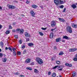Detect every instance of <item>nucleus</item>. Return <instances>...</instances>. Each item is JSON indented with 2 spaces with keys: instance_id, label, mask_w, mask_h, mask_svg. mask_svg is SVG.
Masks as SVG:
<instances>
[{
  "instance_id": "nucleus-1",
  "label": "nucleus",
  "mask_w": 77,
  "mask_h": 77,
  "mask_svg": "<svg viewBox=\"0 0 77 77\" xmlns=\"http://www.w3.org/2000/svg\"><path fill=\"white\" fill-rule=\"evenodd\" d=\"M16 31L18 33H19V32L20 34V35H22V34H23V33H24V30L23 29H17Z\"/></svg>"
},
{
  "instance_id": "nucleus-2",
  "label": "nucleus",
  "mask_w": 77,
  "mask_h": 77,
  "mask_svg": "<svg viewBox=\"0 0 77 77\" xmlns=\"http://www.w3.org/2000/svg\"><path fill=\"white\" fill-rule=\"evenodd\" d=\"M36 60L38 63H39V64H42V63H43L42 60L39 57H37L36 58Z\"/></svg>"
},
{
  "instance_id": "nucleus-3",
  "label": "nucleus",
  "mask_w": 77,
  "mask_h": 77,
  "mask_svg": "<svg viewBox=\"0 0 77 77\" xmlns=\"http://www.w3.org/2000/svg\"><path fill=\"white\" fill-rule=\"evenodd\" d=\"M66 29L67 30V32H69L70 33H71L72 32V28L71 26H68L67 27Z\"/></svg>"
},
{
  "instance_id": "nucleus-4",
  "label": "nucleus",
  "mask_w": 77,
  "mask_h": 77,
  "mask_svg": "<svg viewBox=\"0 0 77 77\" xmlns=\"http://www.w3.org/2000/svg\"><path fill=\"white\" fill-rule=\"evenodd\" d=\"M56 22L54 21V20H53L51 22V27H54L56 26Z\"/></svg>"
},
{
  "instance_id": "nucleus-5",
  "label": "nucleus",
  "mask_w": 77,
  "mask_h": 77,
  "mask_svg": "<svg viewBox=\"0 0 77 77\" xmlns=\"http://www.w3.org/2000/svg\"><path fill=\"white\" fill-rule=\"evenodd\" d=\"M8 8L9 9H15L16 7H15V6H14L13 5H10L8 6Z\"/></svg>"
},
{
  "instance_id": "nucleus-6",
  "label": "nucleus",
  "mask_w": 77,
  "mask_h": 77,
  "mask_svg": "<svg viewBox=\"0 0 77 77\" xmlns=\"http://www.w3.org/2000/svg\"><path fill=\"white\" fill-rule=\"evenodd\" d=\"M54 2L56 5H59V0H54Z\"/></svg>"
},
{
  "instance_id": "nucleus-7",
  "label": "nucleus",
  "mask_w": 77,
  "mask_h": 77,
  "mask_svg": "<svg viewBox=\"0 0 77 77\" xmlns=\"http://www.w3.org/2000/svg\"><path fill=\"white\" fill-rule=\"evenodd\" d=\"M77 50V48H71L70 49H69V51L70 52H73V51H76V50Z\"/></svg>"
},
{
  "instance_id": "nucleus-8",
  "label": "nucleus",
  "mask_w": 77,
  "mask_h": 77,
  "mask_svg": "<svg viewBox=\"0 0 77 77\" xmlns=\"http://www.w3.org/2000/svg\"><path fill=\"white\" fill-rule=\"evenodd\" d=\"M58 19L60 22H65V20L63 19L59 18Z\"/></svg>"
},
{
  "instance_id": "nucleus-9",
  "label": "nucleus",
  "mask_w": 77,
  "mask_h": 77,
  "mask_svg": "<svg viewBox=\"0 0 77 77\" xmlns=\"http://www.w3.org/2000/svg\"><path fill=\"white\" fill-rule=\"evenodd\" d=\"M30 13L32 17H34L35 15V12H34V11L33 10L30 11Z\"/></svg>"
},
{
  "instance_id": "nucleus-10",
  "label": "nucleus",
  "mask_w": 77,
  "mask_h": 77,
  "mask_svg": "<svg viewBox=\"0 0 77 77\" xmlns=\"http://www.w3.org/2000/svg\"><path fill=\"white\" fill-rule=\"evenodd\" d=\"M63 39H67V40H68L70 39V38L68 37L66 35H64L63 37Z\"/></svg>"
},
{
  "instance_id": "nucleus-11",
  "label": "nucleus",
  "mask_w": 77,
  "mask_h": 77,
  "mask_svg": "<svg viewBox=\"0 0 77 77\" xmlns=\"http://www.w3.org/2000/svg\"><path fill=\"white\" fill-rule=\"evenodd\" d=\"M72 8L73 9H75V8H77V5H75V4H72L71 6Z\"/></svg>"
},
{
  "instance_id": "nucleus-12",
  "label": "nucleus",
  "mask_w": 77,
  "mask_h": 77,
  "mask_svg": "<svg viewBox=\"0 0 77 77\" xmlns=\"http://www.w3.org/2000/svg\"><path fill=\"white\" fill-rule=\"evenodd\" d=\"M66 66H69V67H71L72 66V64H69L68 63H66L65 64Z\"/></svg>"
},
{
  "instance_id": "nucleus-13",
  "label": "nucleus",
  "mask_w": 77,
  "mask_h": 77,
  "mask_svg": "<svg viewBox=\"0 0 77 77\" xmlns=\"http://www.w3.org/2000/svg\"><path fill=\"white\" fill-rule=\"evenodd\" d=\"M3 42H1L0 43V45L2 48H3Z\"/></svg>"
},
{
  "instance_id": "nucleus-14",
  "label": "nucleus",
  "mask_w": 77,
  "mask_h": 77,
  "mask_svg": "<svg viewBox=\"0 0 77 77\" xmlns=\"http://www.w3.org/2000/svg\"><path fill=\"white\" fill-rule=\"evenodd\" d=\"M61 41V38H58L56 39V41L57 42H60Z\"/></svg>"
},
{
  "instance_id": "nucleus-15",
  "label": "nucleus",
  "mask_w": 77,
  "mask_h": 77,
  "mask_svg": "<svg viewBox=\"0 0 77 77\" xmlns=\"http://www.w3.org/2000/svg\"><path fill=\"white\" fill-rule=\"evenodd\" d=\"M50 38H53V32H51L50 35Z\"/></svg>"
},
{
  "instance_id": "nucleus-16",
  "label": "nucleus",
  "mask_w": 77,
  "mask_h": 77,
  "mask_svg": "<svg viewBox=\"0 0 77 77\" xmlns=\"http://www.w3.org/2000/svg\"><path fill=\"white\" fill-rule=\"evenodd\" d=\"M72 77H76V75H77V74H76V73H75V72H74L72 74Z\"/></svg>"
},
{
  "instance_id": "nucleus-17",
  "label": "nucleus",
  "mask_w": 77,
  "mask_h": 77,
  "mask_svg": "<svg viewBox=\"0 0 77 77\" xmlns=\"http://www.w3.org/2000/svg\"><path fill=\"white\" fill-rule=\"evenodd\" d=\"M30 59H27L25 61L26 63H29L30 62Z\"/></svg>"
},
{
  "instance_id": "nucleus-18",
  "label": "nucleus",
  "mask_w": 77,
  "mask_h": 77,
  "mask_svg": "<svg viewBox=\"0 0 77 77\" xmlns=\"http://www.w3.org/2000/svg\"><path fill=\"white\" fill-rule=\"evenodd\" d=\"M33 45H34V44L32 43H28L29 46H33Z\"/></svg>"
},
{
  "instance_id": "nucleus-19",
  "label": "nucleus",
  "mask_w": 77,
  "mask_h": 77,
  "mask_svg": "<svg viewBox=\"0 0 77 77\" xmlns=\"http://www.w3.org/2000/svg\"><path fill=\"white\" fill-rule=\"evenodd\" d=\"M74 61H77V54L75 55V58L73 59Z\"/></svg>"
},
{
  "instance_id": "nucleus-20",
  "label": "nucleus",
  "mask_w": 77,
  "mask_h": 77,
  "mask_svg": "<svg viewBox=\"0 0 77 77\" xmlns=\"http://www.w3.org/2000/svg\"><path fill=\"white\" fill-rule=\"evenodd\" d=\"M7 60V58H5L2 59V61L3 62H6Z\"/></svg>"
},
{
  "instance_id": "nucleus-21",
  "label": "nucleus",
  "mask_w": 77,
  "mask_h": 77,
  "mask_svg": "<svg viewBox=\"0 0 77 77\" xmlns=\"http://www.w3.org/2000/svg\"><path fill=\"white\" fill-rule=\"evenodd\" d=\"M36 5H32V8H34V9H36Z\"/></svg>"
},
{
  "instance_id": "nucleus-22",
  "label": "nucleus",
  "mask_w": 77,
  "mask_h": 77,
  "mask_svg": "<svg viewBox=\"0 0 77 77\" xmlns=\"http://www.w3.org/2000/svg\"><path fill=\"white\" fill-rule=\"evenodd\" d=\"M63 52L62 51H60L59 54V55L60 56L63 55Z\"/></svg>"
},
{
  "instance_id": "nucleus-23",
  "label": "nucleus",
  "mask_w": 77,
  "mask_h": 77,
  "mask_svg": "<svg viewBox=\"0 0 77 77\" xmlns=\"http://www.w3.org/2000/svg\"><path fill=\"white\" fill-rule=\"evenodd\" d=\"M63 3H64L63 1L61 0L60 1V5H62V4H63Z\"/></svg>"
},
{
  "instance_id": "nucleus-24",
  "label": "nucleus",
  "mask_w": 77,
  "mask_h": 77,
  "mask_svg": "<svg viewBox=\"0 0 77 77\" xmlns=\"http://www.w3.org/2000/svg\"><path fill=\"white\" fill-rule=\"evenodd\" d=\"M56 63L57 64H58V65H60V61H56Z\"/></svg>"
},
{
  "instance_id": "nucleus-25",
  "label": "nucleus",
  "mask_w": 77,
  "mask_h": 77,
  "mask_svg": "<svg viewBox=\"0 0 77 77\" xmlns=\"http://www.w3.org/2000/svg\"><path fill=\"white\" fill-rule=\"evenodd\" d=\"M26 69L28 70H30V71H32V69L31 67H27Z\"/></svg>"
},
{
  "instance_id": "nucleus-26",
  "label": "nucleus",
  "mask_w": 77,
  "mask_h": 77,
  "mask_svg": "<svg viewBox=\"0 0 77 77\" xmlns=\"http://www.w3.org/2000/svg\"><path fill=\"white\" fill-rule=\"evenodd\" d=\"M34 72H35V73H38V70L37 69H35Z\"/></svg>"
},
{
  "instance_id": "nucleus-27",
  "label": "nucleus",
  "mask_w": 77,
  "mask_h": 77,
  "mask_svg": "<svg viewBox=\"0 0 77 77\" xmlns=\"http://www.w3.org/2000/svg\"><path fill=\"white\" fill-rule=\"evenodd\" d=\"M6 34H7V35H8V34H9L10 33V31L8 30L7 31L5 32Z\"/></svg>"
},
{
  "instance_id": "nucleus-28",
  "label": "nucleus",
  "mask_w": 77,
  "mask_h": 77,
  "mask_svg": "<svg viewBox=\"0 0 77 77\" xmlns=\"http://www.w3.org/2000/svg\"><path fill=\"white\" fill-rule=\"evenodd\" d=\"M63 7H64L63 5H61L60 6L59 8H60L61 9H63Z\"/></svg>"
},
{
  "instance_id": "nucleus-29",
  "label": "nucleus",
  "mask_w": 77,
  "mask_h": 77,
  "mask_svg": "<svg viewBox=\"0 0 77 77\" xmlns=\"http://www.w3.org/2000/svg\"><path fill=\"white\" fill-rule=\"evenodd\" d=\"M56 73H54L53 74H52V77H56Z\"/></svg>"
},
{
  "instance_id": "nucleus-30",
  "label": "nucleus",
  "mask_w": 77,
  "mask_h": 77,
  "mask_svg": "<svg viewBox=\"0 0 77 77\" xmlns=\"http://www.w3.org/2000/svg\"><path fill=\"white\" fill-rule=\"evenodd\" d=\"M38 33L41 36H43L44 35V34L42 32H39Z\"/></svg>"
},
{
  "instance_id": "nucleus-31",
  "label": "nucleus",
  "mask_w": 77,
  "mask_h": 77,
  "mask_svg": "<svg viewBox=\"0 0 77 77\" xmlns=\"http://www.w3.org/2000/svg\"><path fill=\"white\" fill-rule=\"evenodd\" d=\"M73 27H74V28H77V25L76 24L75 25H73L72 26Z\"/></svg>"
},
{
  "instance_id": "nucleus-32",
  "label": "nucleus",
  "mask_w": 77,
  "mask_h": 77,
  "mask_svg": "<svg viewBox=\"0 0 77 77\" xmlns=\"http://www.w3.org/2000/svg\"><path fill=\"white\" fill-rule=\"evenodd\" d=\"M17 54L18 55H21V52L20 51H17Z\"/></svg>"
},
{
  "instance_id": "nucleus-33",
  "label": "nucleus",
  "mask_w": 77,
  "mask_h": 77,
  "mask_svg": "<svg viewBox=\"0 0 77 77\" xmlns=\"http://www.w3.org/2000/svg\"><path fill=\"white\" fill-rule=\"evenodd\" d=\"M26 42H28V41H30V38H26Z\"/></svg>"
},
{
  "instance_id": "nucleus-34",
  "label": "nucleus",
  "mask_w": 77,
  "mask_h": 77,
  "mask_svg": "<svg viewBox=\"0 0 77 77\" xmlns=\"http://www.w3.org/2000/svg\"><path fill=\"white\" fill-rule=\"evenodd\" d=\"M13 54L14 56H15L16 55L17 53H16V52L15 51H14L13 52Z\"/></svg>"
},
{
  "instance_id": "nucleus-35",
  "label": "nucleus",
  "mask_w": 77,
  "mask_h": 77,
  "mask_svg": "<svg viewBox=\"0 0 77 77\" xmlns=\"http://www.w3.org/2000/svg\"><path fill=\"white\" fill-rule=\"evenodd\" d=\"M3 56V54L2 53H0V57H2Z\"/></svg>"
},
{
  "instance_id": "nucleus-36",
  "label": "nucleus",
  "mask_w": 77,
  "mask_h": 77,
  "mask_svg": "<svg viewBox=\"0 0 77 77\" xmlns=\"http://www.w3.org/2000/svg\"><path fill=\"white\" fill-rule=\"evenodd\" d=\"M29 35V34L27 32H26L25 34V35L26 37H28V35Z\"/></svg>"
},
{
  "instance_id": "nucleus-37",
  "label": "nucleus",
  "mask_w": 77,
  "mask_h": 77,
  "mask_svg": "<svg viewBox=\"0 0 77 77\" xmlns=\"http://www.w3.org/2000/svg\"><path fill=\"white\" fill-rule=\"evenodd\" d=\"M14 75H19L20 73L18 72H17L16 73H14Z\"/></svg>"
},
{
  "instance_id": "nucleus-38",
  "label": "nucleus",
  "mask_w": 77,
  "mask_h": 77,
  "mask_svg": "<svg viewBox=\"0 0 77 77\" xmlns=\"http://www.w3.org/2000/svg\"><path fill=\"white\" fill-rule=\"evenodd\" d=\"M66 8H64L63 11V12H65L66 11Z\"/></svg>"
},
{
  "instance_id": "nucleus-39",
  "label": "nucleus",
  "mask_w": 77,
  "mask_h": 77,
  "mask_svg": "<svg viewBox=\"0 0 77 77\" xmlns=\"http://www.w3.org/2000/svg\"><path fill=\"white\" fill-rule=\"evenodd\" d=\"M8 49L9 50H10L11 52H12V48L10 47H9L8 48Z\"/></svg>"
},
{
  "instance_id": "nucleus-40",
  "label": "nucleus",
  "mask_w": 77,
  "mask_h": 77,
  "mask_svg": "<svg viewBox=\"0 0 77 77\" xmlns=\"http://www.w3.org/2000/svg\"><path fill=\"white\" fill-rule=\"evenodd\" d=\"M9 29H11L12 28V26H11V25H9Z\"/></svg>"
},
{
  "instance_id": "nucleus-41",
  "label": "nucleus",
  "mask_w": 77,
  "mask_h": 77,
  "mask_svg": "<svg viewBox=\"0 0 77 77\" xmlns=\"http://www.w3.org/2000/svg\"><path fill=\"white\" fill-rule=\"evenodd\" d=\"M26 53V51L25 50L23 52V54H25Z\"/></svg>"
},
{
  "instance_id": "nucleus-42",
  "label": "nucleus",
  "mask_w": 77,
  "mask_h": 77,
  "mask_svg": "<svg viewBox=\"0 0 77 77\" xmlns=\"http://www.w3.org/2000/svg\"><path fill=\"white\" fill-rule=\"evenodd\" d=\"M57 68H58V69H59V68H60V66L59 65V66H57Z\"/></svg>"
},
{
  "instance_id": "nucleus-43",
  "label": "nucleus",
  "mask_w": 77,
  "mask_h": 77,
  "mask_svg": "<svg viewBox=\"0 0 77 77\" xmlns=\"http://www.w3.org/2000/svg\"><path fill=\"white\" fill-rule=\"evenodd\" d=\"M19 43H20V44H22V42L21 41V40H19Z\"/></svg>"
},
{
  "instance_id": "nucleus-44",
  "label": "nucleus",
  "mask_w": 77,
  "mask_h": 77,
  "mask_svg": "<svg viewBox=\"0 0 77 77\" xmlns=\"http://www.w3.org/2000/svg\"><path fill=\"white\" fill-rule=\"evenodd\" d=\"M56 68H57V66H55V67L53 68V69H56Z\"/></svg>"
},
{
  "instance_id": "nucleus-45",
  "label": "nucleus",
  "mask_w": 77,
  "mask_h": 77,
  "mask_svg": "<svg viewBox=\"0 0 77 77\" xmlns=\"http://www.w3.org/2000/svg\"><path fill=\"white\" fill-rule=\"evenodd\" d=\"M46 29V28H42V30H45Z\"/></svg>"
},
{
  "instance_id": "nucleus-46",
  "label": "nucleus",
  "mask_w": 77,
  "mask_h": 77,
  "mask_svg": "<svg viewBox=\"0 0 77 77\" xmlns=\"http://www.w3.org/2000/svg\"><path fill=\"white\" fill-rule=\"evenodd\" d=\"M15 38H18V36L16 35L15 36Z\"/></svg>"
},
{
  "instance_id": "nucleus-47",
  "label": "nucleus",
  "mask_w": 77,
  "mask_h": 77,
  "mask_svg": "<svg viewBox=\"0 0 77 77\" xmlns=\"http://www.w3.org/2000/svg\"><path fill=\"white\" fill-rule=\"evenodd\" d=\"M60 68H61V69H63V66H61V67H60Z\"/></svg>"
},
{
  "instance_id": "nucleus-48",
  "label": "nucleus",
  "mask_w": 77,
  "mask_h": 77,
  "mask_svg": "<svg viewBox=\"0 0 77 77\" xmlns=\"http://www.w3.org/2000/svg\"><path fill=\"white\" fill-rule=\"evenodd\" d=\"M51 72H48V75H50V74H51Z\"/></svg>"
},
{
  "instance_id": "nucleus-49",
  "label": "nucleus",
  "mask_w": 77,
  "mask_h": 77,
  "mask_svg": "<svg viewBox=\"0 0 77 77\" xmlns=\"http://www.w3.org/2000/svg\"><path fill=\"white\" fill-rule=\"evenodd\" d=\"M13 24L14 26V25H15V24H16V23H15V22L13 23Z\"/></svg>"
},
{
  "instance_id": "nucleus-50",
  "label": "nucleus",
  "mask_w": 77,
  "mask_h": 77,
  "mask_svg": "<svg viewBox=\"0 0 77 77\" xmlns=\"http://www.w3.org/2000/svg\"><path fill=\"white\" fill-rule=\"evenodd\" d=\"M26 3L27 4H29V2L28 1H27V2H26Z\"/></svg>"
},
{
  "instance_id": "nucleus-51",
  "label": "nucleus",
  "mask_w": 77,
  "mask_h": 77,
  "mask_svg": "<svg viewBox=\"0 0 77 77\" xmlns=\"http://www.w3.org/2000/svg\"><path fill=\"white\" fill-rule=\"evenodd\" d=\"M12 50H13L14 51H15V48H13L12 49Z\"/></svg>"
},
{
  "instance_id": "nucleus-52",
  "label": "nucleus",
  "mask_w": 77,
  "mask_h": 77,
  "mask_svg": "<svg viewBox=\"0 0 77 77\" xmlns=\"http://www.w3.org/2000/svg\"><path fill=\"white\" fill-rule=\"evenodd\" d=\"M22 48H25V46L24 45H23L22 47Z\"/></svg>"
},
{
  "instance_id": "nucleus-53",
  "label": "nucleus",
  "mask_w": 77,
  "mask_h": 77,
  "mask_svg": "<svg viewBox=\"0 0 77 77\" xmlns=\"http://www.w3.org/2000/svg\"><path fill=\"white\" fill-rule=\"evenodd\" d=\"M2 25H0V29H2Z\"/></svg>"
},
{
  "instance_id": "nucleus-54",
  "label": "nucleus",
  "mask_w": 77,
  "mask_h": 77,
  "mask_svg": "<svg viewBox=\"0 0 77 77\" xmlns=\"http://www.w3.org/2000/svg\"><path fill=\"white\" fill-rule=\"evenodd\" d=\"M58 71H62V69H58Z\"/></svg>"
},
{
  "instance_id": "nucleus-55",
  "label": "nucleus",
  "mask_w": 77,
  "mask_h": 77,
  "mask_svg": "<svg viewBox=\"0 0 77 77\" xmlns=\"http://www.w3.org/2000/svg\"><path fill=\"white\" fill-rule=\"evenodd\" d=\"M8 48L6 47L5 48V50H8Z\"/></svg>"
},
{
  "instance_id": "nucleus-56",
  "label": "nucleus",
  "mask_w": 77,
  "mask_h": 77,
  "mask_svg": "<svg viewBox=\"0 0 77 77\" xmlns=\"http://www.w3.org/2000/svg\"><path fill=\"white\" fill-rule=\"evenodd\" d=\"M20 77H24V75H20Z\"/></svg>"
},
{
  "instance_id": "nucleus-57",
  "label": "nucleus",
  "mask_w": 77,
  "mask_h": 77,
  "mask_svg": "<svg viewBox=\"0 0 77 77\" xmlns=\"http://www.w3.org/2000/svg\"><path fill=\"white\" fill-rule=\"evenodd\" d=\"M28 37H29V38H30V35H28Z\"/></svg>"
},
{
  "instance_id": "nucleus-58",
  "label": "nucleus",
  "mask_w": 77,
  "mask_h": 77,
  "mask_svg": "<svg viewBox=\"0 0 77 77\" xmlns=\"http://www.w3.org/2000/svg\"><path fill=\"white\" fill-rule=\"evenodd\" d=\"M15 32V30L13 29V32Z\"/></svg>"
},
{
  "instance_id": "nucleus-59",
  "label": "nucleus",
  "mask_w": 77,
  "mask_h": 77,
  "mask_svg": "<svg viewBox=\"0 0 77 77\" xmlns=\"http://www.w3.org/2000/svg\"><path fill=\"white\" fill-rule=\"evenodd\" d=\"M62 42H65V40H62Z\"/></svg>"
},
{
  "instance_id": "nucleus-60",
  "label": "nucleus",
  "mask_w": 77,
  "mask_h": 77,
  "mask_svg": "<svg viewBox=\"0 0 77 77\" xmlns=\"http://www.w3.org/2000/svg\"><path fill=\"white\" fill-rule=\"evenodd\" d=\"M54 50H55V49H56V47L54 46Z\"/></svg>"
},
{
  "instance_id": "nucleus-61",
  "label": "nucleus",
  "mask_w": 77,
  "mask_h": 77,
  "mask_svg": "<svg viewBox=\"0 0 77 77\" xmlns=\"http://www.w3.org/2000/svg\"><path fill=\"white\" fill-rule=\"evenodd\" d=\"M0 10H2V8L1 7V6H0Z\"/></svg>"
},
{
  "instance_id": "nucleus-62",
  "label": "nucleus",
  "mask_w": 77,
  "mask_h": 77,
  "mask_svg": "<svg viewBox=\"0 0 77 77\" xmlns=\"http://www.w3.org/2000/svg\"><path fill=\"white\" fill-rule=\"evenodd\" d=\"M54 29H51V31H53Z\"/></svg>"
},
{
  "instance_id": "nucleus-63",
  "label": "nucleus",
  "mask_w": 77,
  "mask_h": 77,
  "mask_svg": "<svg viewBox=\"0 0 77 77\" xmlns=\"http://www.w3.org/2000/svg\"><path fill=\"white\" fill-rule=\"evenodd\" d=\"M51 59H52V60H53V57H51Z\"/></svg>"
},
{
  "instance_id": "nucleus-64",
  "label": "nucleus",
  "mask_w": 77,
  "mask_h": 77,
  "mask_svg": "<svg viewBox=\"0 0 77 77\" xmlns=\"http://www.w3.org/2000/svg\"><path fill=\"white\" fill-rule=\"evenodd\" d=\"M59 77H62V76H61V75H59Z\"/></svg>"
}]
</instances>
